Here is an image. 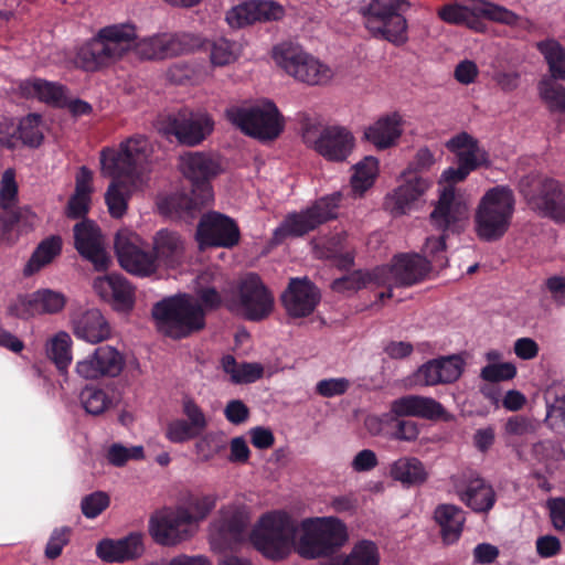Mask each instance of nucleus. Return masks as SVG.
I'll return each instance as SVG.
<instances>
[{
  "instance_id": "c03bdc74",
  "label": "nucleus",
  "mask_w": 565,
  "mask_h": 565,
  "mask_svg": "<svg viewBox=\"0 0 565 565\" xmlns=\"http://www.w3.org/2000/svg\"><path fill=\"white\" fill-rule=\"evenodd\" d=\"M72 344L71 335L65 331L57 332L46 341V355L62 373L67 371L72 362Z\"/></svg>"
},
{
  "instance_id": "6ab92c4d",
  "label": "nucleus",
  "mask_w": 565,
  "mask_h": 565,
  "mask_svg": "<svg viewBox=\"0 0 565 565\" xmlns=\"http://www.w3.org/2000/svg\"><path fill=\"white\" fill-rule=\"evenodd\" d=\"M150 533L162 545H177L192 537L198 527L183 508L164 510L150 520Z\"/></svg>"
},
{
  "instance_id": "dca6fc26",
  "label": "nucleus",
  "mask_w": 565,
  "mask_h": 565,
  "mask_svg": "<svg viewBox=\"0 0 565 565\" xmlns=\"http://www.w3.org/2000/svg\"><path fill=\"white\" fill-rule=\"evenodd\" d=\"M142 239L128 228L119 230L115 238V250L120 266L128 273L149 277L157 273L159 265L153 252L141 248Z\"/></svg>"
},
{
  "instance_id": "a878e982",
  "label": "nucleus",
  "mask_w": 565,
  "mask_h": 565,
  "mask_svg": "<svg viewBox=\"0 0 565 565\" xmlns=\"http://www.w3.org/2000/svg\"><path fill=\"white\" fill-rule=\"evenodd\" d=\"M401 184L385 196L384 205L393 215L409 212L431 185L428 179L418 174L401 175Z\"/></svg>"
},
{
  "instance_id": "20e7f679",
  "label": "nucleus",
  "mask_w": 565,
  "mask_h": 565,
  "mask_svg": "<svg viewBox=\"0 0 565 565\" xmlns=\"http://www.w3.org/2000/svg\"><path fill=\"white\" fill-rule=\"evenodd\" d=\"M157 329L172 339H181L205 327V312L198 300L186 294L164 298L152 308Z\"/></svg>"
},
{
  "instance_id": "49530a36",
  "label": "nucleus",
  "mask_w": 565,
  "mask_h": 565,
  "mask_svg": "<svg viewBox=\"0 0 565 565\" xmlns=\"http://www.w3.org/2000/svg\"><path fill=\"white\" fill-rule=\"evenodd\" d=\"M216 493H191L181 507L185 510L192 523L198 527L199 522L205 520L216 505Z\"/></svg>"
},
{
  "instance_id": "864d4df0",
  "label": "nucleus",
  "mask_w": 565,
  "mask_h": 565,
  "mask_svg": "<svg viewBox=\"0 0 565 565\" xmlns=\"http://www.w3.org/2000/svg\"><path fill=\"white\" fill-rule=\"evenodd\" d=\"M44 127L40 115L30 114L21 119L18 135L21 141L31 148L39 147L44 139Z\"/></svg>"
},
{
  "instance_id": "f257e3e1",
  "label": "nucleus",
  "mask_w": 565,
  "mask_h": 565,
  "mask_svg": "<svg viewBox=\"0 0 565 565\" xmlns=\"http://www.w3.org/2000/svg\"><path fill=\"white\" fill-rule=\"evenodd\" d=\"M182 174L192 183V195H174L170 205L181 217H194L200 210L213 200L210 180L218 174V162L203 152H186L179 158Z\"/></svg>"
},
{
  "instance_id": "de8ad7c7",
  "label": "nucleus",
  "mask_w": 565,
  "mask_h": 565,
  "mask_svg": "<svg viewBox=\"0 0 565 565\" xmlns=\"http://www.w3.org/2000/svg\"><path fill=\"white\" fill-rule=\"evenodd\" d=\"M479 0H468L466 4L451 3L439 10V17L447 23L465 24L473 26L477 18H479Z\"/></svg>"
},
{
  "instance_id": "4d7b16f0",
  "label": "nucleus",
  "mask_w": 565,
  "mask_h": 565,
  "mask_svg": "<svg viewBox=\"0 0 565 565\" xmlns=\"http://www.w3.org/2000/svg\"><path fill=\"white\" fill-rule=\"evenodd\" d=\"M81 403L88 414L99 415L109 407L111 401L104 390L86 386L81 392Z\"/></svg>"
},
{
  "instance_id": "5fc2aeb1",
  "label": "nucleus",
  "mask_w": 565,
  "mask_h": 565,
  "mask_svg": "<svg viewBox=\"0 0 565 565\" xmlns=\"http://www.w3.org/2000/svg\"><path fill=\"white\" fill-rule=\"evenodd\" d=\"M554 78H543L539 83V94L551 111H565V87Z\"/></svg>"
},
{
  "instance_id": "a18cd8bd",
  "label": "nucleus",
  "mask_w": 565,
  "mask_h": 565,
  "mask_svg": "<svg viewBox=\"0 0 565 565\" xmlns=\"http://www.w3.org/2000/svg\"><path fill=\"white\" fill-rule=\"evenodd\" d=\"M20 90L25 97L38 98L49 104H58L64 98L63 86L40 78L22 82Z\"/></svg>"
},
{
  "instance_id": "72a5a7b5",
  "label": "nucleus",
  "mask_w": 565,
  "mask_h": 565,
  "mask_svg": "<svg viewBox=\"0 0 565 565\" xmlns=\"http://www.w3.org/2000/svg\"><path fill=\"white\" fill-rule=\"evenodd\" d=\"M145 551L142 536L130 534L121 540H103L96 547L97 555L106 562H125L137 558Z\"/></svg>"
},
{
  "instance_id": "c9c22d12",
  "label": "nucleus",
  "mask_w": 565,
  "mask_h": 565,
  "mask_svg": "<svg viewBox=\"0 0 565 565\" xmlns=\"http://www.w3.org/2000/svg\"><path fill=\"white\" fill-rule=\"evenodd\" d=\"M403 134L402 117L394 113L383 116L364 130V138L380 150L394 146Z\"/></svg>"
},
{
  "instance_id": "c85d7f7f",
  "label": "nucleus",
  "mask_w": 565,
  "mask_h": 565,
  "mask_svg": "<svg viewBox=\"0 0 565 565\" xmlns=\"http://www.w3.org/2000/svg\"><path fill=\"white\" fill-rule=\"evenodd\" d=\"M93 288L106 301H111L117 310H129L135 302V289L120 275H107L94 279Z\"/></svg>"
},
{
  "instance_id": "393cba45",
  "label": "nucleus",
  "mask_w": 565,
  "mask_h": 565,
  "mask_svg": "<svg viewBox=\"0 0 565 565\" xmlns=\"http://www.w3.org/2000/svg\"><path fill=\"white\" fill-rule=\"evenodd\" d=\"M281 301L290 317L302 318L313 312L320 301V294L309 279L291 278Z\"/></svg>"
},
{
  "instance_id": "b1692460",
  "label": "nucleus",
  "mask_w": 565,
  "mask_h": 565,
  "mask_svg": "<svg viewBox=\"0 0 565 565\" xmlns=\"http://www.w3.org/2000/svg\"><path fill=\"white\" fill-rule=\"evenodd\" d=\"M285 9L273 0H247L232 7L225 20L232 29H243L257 22H271L282 19Z\"/></svg>"
},
{
  "instance_id": "79ce46f5",
  "label": "nucleus",
  "mask_w": 565,
  "mask_h": 565,
  "mask_svg": "<svg viewBox=\"0 0 565 565\" xmlns=\"http://www.w3.org/2000/svg\"><path fill=\"white\" fill-rule=\"evenodd\" d=\"M132 185L135 182L131 183L127 177L113 178L105 193V201L113 217L120 218L126 213Z\"/></svg>"
},
{
  "instance_id": "ea45409f",
  "label": "nucleus",
  "mask_w": 565,
  "mask_h": 565,
  "mask_svg": "<svg viewBox=\"0 0 565 565\" xmlns=\"http://www.w3.org/2000/svg\"><path fill=\"white\" fill-rule=\"evenodd\" d=\"M390 476L405 487L419 486L428 479L424 463L415 457H401L390 467Z\"/></svg>"
},
{
  "instance_id": "a211bd4d",
  "label": "nucleus",
  "mask_w": 565,
  "mask_h": 565,
  "mask_svg": "<svg viewBox=\"0 0 565 565\" xmlns=\"http://www.w3.org/2000/svg\"><path fill=\"white\" fill-rule=\"evenodd\" d=\"M250 521L246 507L227 504L220 509L210 524V541L214 548L223 550L238 541L246 532Z\"/></svg>"
},
{
  "instance_id": "9b49d317",
  "label": "nucleus",
  "mask_w": 565,
  "mask_h": 565,
  "mask_svg": "<svg viewBox=\"0 0 565 565\" xmlns=\"http://www.w3.org/2000/svg\"><path fill=\"white\" fill-rule=\"evenodd\" d=\"M520 192L529 209L542 217L565 222V185L543 175H527L520 181Z\"/></svg>"
},
{
  "instance_id": "e433bc0d",
  "label": "nucleus",
  "mask_w": 565,
  "mask_h": 565,
  "mask_svg": "<svg viewBox=\"0 0 565 565\" xmlns=\"http://www.w3.org/2000/svg\"><path fill=\"white\" fill-rule=\"evenodd\" d=\"M93 193V172L85 166L79 168L75 179V192L70 198L65 213L76 220L84 217L89 210Z\"/></svg>"
},
{
  "instance_id": "bb28decb",
  "label": "nucleus",
  "mask_w": 565,
  "mask_h": 565,
  "mask_svg": "<svg viewBox=\"0 0 565 565\" xmlns=\"http://www.w3.org/2000/svg\"><path fill=\"white\" fill-rule=\"evenodd\" d=\"M455 491L459 499L475 512H488L495 503V492L492 487L475 473L457 479Z\"/></svg>"
},
{
  "instance_id": "7ed1b4c3",
  "label": "nucleus",
  "mask_w": 565,
  "mask_h": 565,
  "mask_svg": "<svg viewBox=\"0 0 565 565\" xmlns=\"http://www.w3.org/2000/svg\"><path fill=\"white\" fill-rule=\"evenodd\" d=\"M515 211V196L508 186L489 189L480 198L473 214V230L482 242H497L509 231Z\"/></svg>"
},
{
  "instance_id": "2eb2a0df",
  "label": "nucleus",
  "mask_w": 565,
  "mask_h": 565,
  "mask_svg": "<svg viewBox=\"0 0 565 565\" xmlns=\"http://www.w3.org/2000/svg\"><path fill=\"white\" fill-rule=\"evenodd\" d=\"M431 270L429 262L419 254H402L394 257L391 267L374 271L377 284L387 285V292L379 295L380 300L392 297V286H412L425 279Z\"/></svg>"
},
{
  "instance_id": "6e6d98bb",
  "label": "nucleus",
  "mask_w": 565,
  "mask_h": 565,
  "mask_svg": "<svg viewBox=\"0 0 565 565\" xmlns=\"http://www.w3.org/2000/svg\"><path fill=\"white\" fill-rule=\"evenodd\" d=\"M477 4L479 6V9H477V11H479V18L482 17L492 22L508 26H515L521 22V18L516 13L503 6L486 0H479Z\"/></svg>"
},
{
  "instance_id": "a19ab883",
  "label": "nucleus",
  "mask_w": 565,
  "mask_h": 565,
  "mask_svg": "<svg viewBox=\"0 0 565 565\" xmlns=\"http://www.w3.org/2000/svg\"><path fill=\"white\" fill-rule=\"evenodd\" d=\"M365 25L373 35H381L394 44H403L407 40L406 20L398 13L384 19L366 17Z\"/></svg>"
},
{
  "instance_id": "603ef678",
  "label": "nucleus",
  "mask_w": 565,
  "mask_h": 565,
  "mask_svg": "<svg viewBox=\"0 0 565 565\" xmlns=\"http://www.w3.org/2000/svg\"><path fill=\"white\" fill-rule=\"evenodd\" d=\"M242 54L238 42L218 38L210 45V60L214 66H225L234 63Z\"/></svg>"
},
{
  "instance_id": "1a4fd4ad",
  "label": "nucleus",
  "mask_w": 565,
  "mask_h": 565,
  "mask_svg": "<svg viewBox=\"0 0 565 565\" xmlns=\"http://www.w3.org/2000/svg\"><path fill=\"white\" fill-rule=\"evenodd\" d=\"M226 308L248 320L267 318L274 309V297L256 274L239 278L230 292L225 294Z\"/></svg>"
},
{
  "instance_id": "3c124183",
  "label": "nucleus",
  "mask_w": 565,
  "mask_h": 565,
  "mask_svg": "<svg viewBox=\"0 0 565 565\" xmlns=\"http://www.w3.org/2000/svg\"><path fill=\"white\" fill-rule=\"evenodd\" d=\"M540 52L548 64L551 77L554 79L565 78V50L554 41L547 40L537 44Z\"/></svg>"
},
{
  "instance_id": "ddd939ff",
  "label": "nucleus",
  "mask_w": 565,
  "mask_h": 565,
  "mask_svg": "<svg viewBox=\"0 0 565 565\" xmlns=\"http://www.w3.org/2000/svg\"><path fill=\"white\" fill-rule=\"evenodd\" d=\"M341 195L339 193L324 196L300 212L289 213L275 230L274 238L280 243L287 237H299L313 231L322 223L337 216Z\"/></svg>"
},
{
  "instance_id": "f03ea898",
  "label": "nucleus",
  "mask_w": 565,
  "mask_h": 565,
  "mask_svg": "<svg viewBox=\"0 0 565 565\" xmlns=\"http://www.w3.org/2000/svg\"><path fill=\"white\" fill-rule=\"evenodd\" d=\"M137 39L132 24H114L102 28L87 43L82 45L74 58L77 67L96 72L122 58Z\"/></svg>"
},
{
  "instance_id": "9d476101",
  "label": "nucleus",
  "mask_w": 565,
  "mask_h": 565,
  "mask_svg": "<svg viewBox=\"0 0 565 565\" xmlns=\"http://www.w3.org/2000/svg\"><path fill=\"white\" fill-rule=\"evenodd\" d=\"M271 57L289 76L308 85H323L333 77V72L328 65L294 42L275 45Z\"/></svg>"
},
{
  "instance_id": "37998d69",
  "label": "nucleus",
  "mask_w": 565,
  "mask_h": 565,
  "mask_svg": "<svg viewBox=\"0 0 565 565\" xmlns=\"http://www.w3.org/2000/svg\"><path fill=\"white\" fill-rule=\"evenodd\" d=\"M354 172L351 175V190L355 196H362L371 189L379 174V160L369 156L354 166Z\"/></svg>"
},
{
  "instance_id": "473e14b6",
  "label": "nucleus",
  "mask_w": 565,
  "mask_h": 565,
  "mask_svg": "<svg viewBox=\"0 0 565 565\" xmlns=\"http://www.w3.org/2000/svg\"><path fill=\"white\" fill-rule=\"evenodd\" d=\"M446 148L457 157L459 166L470 172L481 166H488V154L478 145V141L467 132H460L446 142Z\"/></svg>"
},
{
  "instance_id": "774afa93",
  "label": "nucleus",
  "mask_w": 565,
  "mask_h": 565,
  "mask_svg": "<svg viewBox=\"0 0 565 565\" xmlns=\"http://www.w3.org/2000/svg\"><path fill=\"white\" fill-rule=\"evenodd\" d=\"M182 412L186 417V422L195 428L199 433H203L207 426V420L199 407V405L191 398H184L182 402Z\"/></svg>"
},
{
  "instance_id": "7c9ffc66",
  "label": "nucleus",
  "mask_w": 565,
  "mask_h": 565,
  "mask_svg": "<svg viewBox=\"0 0 565 565\" xmlns=\"http://www.w3.org/2000/svg\"><path fill=\"white\" fill-rule=\"evenodd\" d=\"M391 412L397 417H420L438 419L445 414V408L436 399L420 395H406L391 403Z\"/></svg>"
},
{
  "instance_id": "680f3d73",
  "label": "nucleus",
  "mask_w": 565,
  "mask_h": 565,
  "mask_svg": "<svg viewBox=\"0 0 565 565\" xmlns=\"http://www.w3.org/2000/svg\"><path fill=\"white\" fill-rule=\"evenodd\" d=\"M143 458V447L142 446H134L127 448L121 444H114L109 447L107 451V460L116 466H124L130 459H142Z\"/></svg>"
},
{
  "instance_id": "4c0bfd02",
  "label": "nucleus",
  "mask_w": 565,
  "mask_h": 565,
  "mask_svg": "<svg viewBox=\"0 0 565 565\" xmlns=\"http://www.w3.org/2000/svg\"><path fill=\"white\" fill-rule=\"evenodd\" d=\"M223 276L215 268L202 271L196 278V295L206 309H215L224 301L228 291L223 288Z\"/></svg>"
},
{
  "instance_id": "aec40b11",
  "label": "nucleus",
  "mask_w": 565,
  "mask_h": 565,
  "mask_svg": "<svg viewBox=\"0 0 565 565\" xmlns=\"http://www.w3.org/2000/svg\"><path fill=\"white\" fill-rule=\"evenodd\" d=\"M195 237L200 249L211 246L232 248L238 244L241 234L232 218L211 212L201 217Z\"/></svg>"
},
{
  "instance_id": "39448f33",
  "label": "nucleus",
  "mask_w": 565,
  "mask_h": 565,
  "mask_svg": "<svg viewBox=\"0 0 565 565\" xmlns=\"http://www.w3.org/2000/svg\"><path fill=\"white\" fill-rule=\"evenodd\" d=\"M297 521L282 510L263 514L253 527L250 540L265 556L281 559L296 551Z\"/></svg>"
},
{
  "instance_id": "338daca9",
  "label": "nucleus",
  "mask_w": 565,
  "mask_h": 565,
  "mask_svg": "<svg viewBox=\"0 0 565 565\" xmlns=\"http://www.w3.org/2000/svg\"><path fill=\"white\" fill-rule=\"evenodd\" d=\"M516 367L510 362L489 364L481 370V377L488 382L508 381L515 376Z\"/></svg>"
},
{
  "instance_id": "13d9d810",
  "label": "nucleus",
  "mask_w": 565,
  "mask_h": 565,
  "mask_svg": "<svg viewBox=\"0 0 565 565\" xmlns=\"http://www.w3.org/2000/svg\"><path fill=\"white\" fill-rule=\"evenodd\" d=\"M376 281L374 273H363L361 270L352 271L341 278L333 280L331 287L334 291H355L361 289L370 281Z\"/></svg>"
},
{
  "instance_id": "f8f14e48",
  "label": "nucleus",
  "mask_w": 565,
  "mask_h": 565,
  "mask_svg": "<svg viewBox=\"0 0 565 565\" xmlns=\"http://www.w3.org/2000/svg\"><path fill=\"white\" fill-rule=\"evenodd\" d=\"M301 136L309 148L329 161L347 160L354 148V137L348 128L320 126L308 117L301 121Z\"/></svg>"
},
{
  "instance_id": "58836bf2",
  "label": "nucleus",
  "mask_w": 565,
  "mask_h": 565,
  "mask_svg": "<svg viewBox=\"0 0 565 565\" xmlns=\"http://www.w3.org/2000/svg\"><path fill=\"white\" fill-rule=\"evenodd\" d=\"M434 519L440 526L443 540L447 544L456 542L461 535L466 522L465 512L455 504H439L434 511Z\"/></svg>"
},
{
  "instance_id": "6e6552de",
  "label": "nucleus",
  "mask_w": 565,
  "mask_h": 565,
  "mask_svg": "<svg viewBox=\"0 0 565 565\" xmlns=\"http://www.w3.org/2000/svg\"><path fill=\"white\" fill-rule=\"evenodd\" d=\"M228 121L245 135L262 141L276 139L284 129V119L273 102L231 106L225 110Z\"/></svg>"
},
{
  "instance_id": "bf43d9fd",
  "label": "nucleus",
  "mask_w": 565,
  "mask_h": 565,
  "mask_svg": "<svg viewBox=\"0 0 565 565\" xmlns=\"http://www.w3.org/2000/svg\"><path fill=\"white\" fill-rule=\"evenodd\" d=\"M446 232H443L438 237H427L423 247L424 258L431 263H435L438 267H445L447 265V259L445 257L446 249Z\"/></svg>"
},
{
  "instance_id": "5701e85b",
  "label": "nucleus",
  "mask_w": 565,
  "mask_h": 565,
  "mask_svg": "<svg viewBox=\"0 0 565 565\" xmlns=\"http://www.w3.org/2000/svg\"><path fill=\"white\" fill-rule=\"evenodd\" d=\"M74 246L78 254L90 262L98 271L106 270L111 258L106 252L105 241L99 227L90 220L74 225Z\"/></svg>"
},
{
  "instance_id": "0eeeda50",
  "label": "nucleus",
  "mask_w": 565,
  "mask_h": 565,
  "mask_svg": "<svg viewBox=\"0 0 565 565\" xmlns=\"http://www.w3.org/2000/svg\"><path fill=\"white\" fill-rule=\"evenodd\" d=\"M152 154L148 138L136 135L119 145V148H106L100 152V170L105 177H127L131 183L146 170Z\"/></svg>"
},
{
  "instance_id": "69168bd1",
  "label": "nucleus",
  "mask_w": 565,
  "mask_h": 565,
  "mask_svg": "<svg viewBox=\"0 0 565 565\" xmlns=\"http://www.w3.org/2000/svg\"><path fill=\"white\" fill-rule=\"evenodd\" d=\"M18 185L14 179V171L8 169L3 172L0 183V205L3 209L13 206L17 200Z\"/></svg>"
},
{
  "instance_id": "f704fd0d",
  "label": "nucleus",
  "mask_w": 565,
  "mask_h": 565,
  "mask_svg": "<svg viewBox=\"0 0 565 565\" xmlns=\"http://www.w3.org/2000/svg\"><path fill=\"white\" fill-rule=\"evenodd\" d=\"M152 252L158 265L162 263L167 267H175L183 258L185 243L177 232L163 228L152 238Z\"/></svg>"
},
{
  "instance_id": "4be33fe9",
  "label": "nucleus",
  "mask_w": 565,
  "mask_h": 565,
  "mask_svg": "<svg viewBox=\"0 0 565 565\" xmlns=\"http://www.w3.org/2000/svg\"><path fill=\"white\" fill-rule=\"evenodd\" d=\"M124 354L113 345H102L75 364V373L84 380L116 377L125 367Z\"/></svg>"
},
{
  "instance_id": "412c9836",
  "label": "nucleus",
  "mask_w": 565,
  "mask_h": 565,
  "mask_svg": "<svg viewBox=\"0 0 565 565\" xmlns=\"http://www.w3.org/2000/svg\"><path fill=\"white\" fill-rule=\"evenodd\" d=\"M469 218V209L463 198L456 193L452 185L444 188L430 213L431 224L439 231L458 233Z\"/></svg>"
},
{
  "instance_id": "f3484780",
  "label": "nucleus",
  "mask_w": 565,
  "mask_h": 565,
  "mask_svg": "<svg viewBox=\"0 0 565 565\" xmlns=\"http://www.w3.org/2000/svg\"><path fill=\"white\" fill-rule=\"evenodd\" d=\"M167 132L185 146L200 145L214 129L212 117L205 111H194L188 108L168 116Z\"/></svg>"
},
{
  "instance_id": "c756f323",
  "label": "nucleus",
  "mask_w": 565,
  "mask_h": 565,
  "mask_svg": "<svg viewBox=\"0 0 565 565\" xmlns=\"http://www.w3.org/2000/svg\"><path fill=\"white\" fill-rule=\"evenodd\" d=\"M71 322L75 337L85 342L96 344L110 338V326L96 308L75 313Z\"/></svg>"
},
{
  "instance_id": "09e8293b",
  "label": "nucleus",
  "mask_w": 565,
  "mask_h": 565,
  "mask_svg": "<svg viewBox=\"0 0 565 565\" xmlns=\"http://www.w3.org/2000/svg\"><path fill=\"white\" fill-rule=\"evenodd\" d=\"M380 553L374 542L363 540L356 543L345 557L333 559L332 565H379Z\"/></svg>"
},
{
  "instance_id": "423d86ee",
  "label": "nucleus",
  "mask_w": 565,
  "mask_h": 565,
  "mask_svg": "<svg viewBox=\"0 0 565 565\" xmlns=\"http://www.w3.org/2000/svg\"><path fill=\"white\" fill-rule=\"evenodd\" d=\"M347 541V526L338 518L306 519L300 525L296 552L305 558H318L332 554Z\"/></svg>"
},
{
  "instance_id": "4468645a",
  "label": "nucleus",
  "mask_w": 565,
  "mask_h": 565,
  "mask_svg": "<svg viewBox=\"0 0 565 565\" xmlns=\"http://www.w3.org/2000/svg\"><path fill=\"white\" fill-rule=\"evenodd\" d=\"M203 39L194 33H159L134 42L136 54L142 60L162 61L201 49Z\"/></svg>"
},
{
  "instance_id": "2f4dec72",
  "label": "nucleus",
  "mask_w": 565,
  "mask_h": 565,
  "mask_svg": "<svg viewBox=\"0 0 565 565\" xmlns=\"http://www.w3.org/2000/svg\"><path fill=\"white\" fill-rule=\"evenodd\" d=\"M65 296L61 292L50 289L38 290L19 300L18 316L26 319L36 315L56 313L65 307Z\"/></svg>"
},
{
  "instance_id": "052dcab7",
  "label": "nucleus",
  "mask_w": 565,
  "mask_h": 565,
  "mask_svg": "<svg viewBox=\"0 0 565 565\" xmlns=\"http://www.w3.org/2000/svg\"><path fill=\"white\" fill-rule=\"evenodd\" d=\"M200 435L201 433L195 430L185 419L181 418L169 422L166 429V437L175 444L185 443Z\"/></svg>"
},
{
  "instance_id": "8fccbe9b",
  "label": "nucleus",
  "mask_w": 565,
  "mask_h": 565,
  "mask_svg": "<svg viewBox=\"0 0 565 565\" xmlns=\"http://www.w3.org/2000/svg\"><path fill=\"white\" fill-rule=\"evenodd\" d=\"M61 237L51 236L46 238L34 250L32 257L24 268V274L32 275L40 270L43 266L50 264L61 253Z\"/></svg>"
},
{
  "instance_id": "0e129e2a",
  "label": "nucleus",
  "mask_w": 565,
  "mask_h": 565,
  "mask_svg": "<svg viewBox=\"0 0 565 565\" xmlns=\"http://www.w3.org/2000/svg\"><path fill=\"white\" fill-rule=\"evenodd\" d=\"M436 162L434 153L427 148H419L412 161L402 172V177L418 174V172L429 170Z\"/></svg>"
},
{
  "instance_id": "cd10ccee",
  "label": "nucleus",
  "mask_w": 565,
  "mask_h": 565,
  "mask_svg": "<svg viewBox=\"0 0 565 565\" xmlns=\"http://www.w3.org/2000/svg\"><path fill=\"white\" fill-rule=\"evenodd\" d=\"M463 362L457 355L428 361L415 373V382L423 386H433L455 382L462 373Z\"/></svg>"
},
{
  "instance_id": "e2e57ef3",
  "label": "nucleus",
  "mask_w": 565,
  "mask_h": 565,
  "mask_svg": "<svg viewBox=\"0 0 565 565\" xmlns=\"http://www.w3.org/2000/svg\"><path fill=\"white\" fill-rule=\"evenodd\" d=\"M109 505V497L103 491H96L83 498L81 508L83 514L93 519L99 515Z\"/></svg>"
}]
</instances>
